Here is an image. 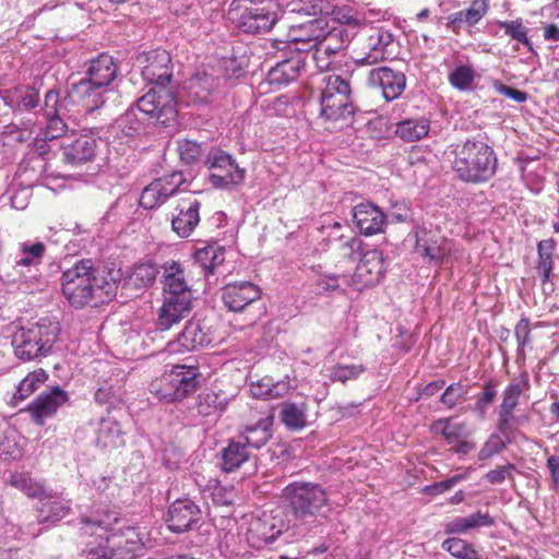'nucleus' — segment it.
Returning a JSON list of instances; mask_svg holds the SVG:
<instances>
[{
  "label": "nucleus",
  "mask_w": 559,
  "mask_h": 559,
  "mask_svg": "<svg viewBox=\"0 0 559 559\" xmlns=\"http://www.w3.org/2000/svg\"><path fill=\"white\" fill-rule=\"evenodd\" d=\"M46 246L43 242L24 241L19 245V254L14 262V269L37 267L45 255Z\"/></svg>",
  "instance_id": "ea45409f"
},
{
  "label": "nucleus",
  "mask_w": 559,
  "mask_h": 559,
  "mask_svg": "<svg viewBox=\"0 0 559 559\" xmlns=\"http://www.w3.org/2000/svg\"><path fill=\"white\" fill-rule=\"evenodd\" d=\"M278 534H281V530H275L273 524L258 519L250 524L248 540L253 547L262 548L272 544Z\"/></svg>",
  "instance_id": "79ce46f5"
},
{
  "label": "nucleus",
  "mask_w": 559,
  "mask_h": 559,
  "mask_svg": "<svg viewBox=\"0 0 559 559\" xmlns=\"http://www.w3.org/2000/svg\"><path fill=\"white\" fill-rule=\"evenodd\" d=\"M514 335L520 348H523L531 342V324L530 319L521 318L514 329Z\"/></svg>",
  "instance_id": "774afa93"
},
{
  "label": "nucleus",
  "mask_w": 559,
  "mask_h": 559,
  "mask_svg": "<svg viewBox=\"0 0 559 559\" xmlns=\"http://www.w3.org/2000/svg\"><path fill=\"white\" fill-rule=\"evenodd\" d=\"M365 371L364 365H336L331 369L330 379L345 383L348 380L357 379Z\"/></svg>",
  "instance_id": "6e6d98bb"
},
{
  "label": "nucleus",
  "mask_w": 559,
  "mask_h": 559,
  "mask_svg": "<svg viewBox=\"0 0 559 559\" xmlns=\"http://www.w3.org/2000/svg\"><path fill=\"white\" fill-rule=\"evenodd\" d=\"M307 405L285 402L282 404L281 420L290 430H300L307 425Z\"/></svg>",
  "instance_id": "37998d69"
},
{
  "label": "nucleus",
  "mask_w": 559,
  "mask_h": 559,
  "mask_svg": "<svg viewBox=\"0 0 559 559\" xmlns=\"http://www.w3.org/2000/svg\"><path fill=\"white\" fill-rule=\"evenodd\" d=\"M206 163L211 169L209 181L215 188L228 189L240 185L245 179V170L224 152L211 153Z\"/></svg>",
  "instance_id": "9b49d317"
},
{
  "label": "nucleus",
  "mask_w": 559,
  "mask_h": 559,
  "mask_svg": "<svg viewBox=\"0 0 559 559\" xmlns=\"http://www.w3.org/2000/svg\"><path fill=\"white\" fill-rule=\"evenodd\" d=\"M192 309V299L180 297H164L163 305L157 311L156 326L167 331L178 324Z\"/></svg>",
  "instance_id": "bb28decb"
},
{
  "label": "nucleus",
  "mask_w": 559,
  "mask_h": 559,
  "mask_svg": "<svg viewBox=\"0 0 559 559\" xmlns=\"http://www.w3.org/2000/svg\"><path fill=\"white\" fill-rule=\"evenodd\" d=\"M528 388V378L526 373L511 381L502 393V402L499 406L497 427L501 433H506L513 419V412L519 404L523 391Z\"/></svg>",
  "instance_id": "6ab92c4d"
},
{
  "label": "nucleus",
  "mask_w": 559,
  "mask_h": 559,
  "mask_svg": "<svg viewBox=\"0 0 559 559\" xmlns=\"http://www.w3.org/2000/svg\"><path fill=\"white\" fill-rule=\"evenodd\" d=\"M430 120L425 117L407 118L395 124L394 133L404 142H416L428 135Z\"/></svg>",
  "instance_id": "e433bc0d"
},
{
  "label": "nucleus",
  "mask_w": 559,
  "mask_h": 559,
  "mask_svg": "<svg viewBox=\"0 0 559 559\" xmlns=\"http://www.w3.org/2000/svg\"><path fill=\"white\" fill-rule=\"evenodd\" d=\"M555 247L556 242L551 238L542 240L537 245V270L538 273L542 275L544 283L549 281L552 272V255Z\"/></svg>",
  "instance_id": "de8ad7c7"
},
{
  "label": "nucleus",
  "mask_w": 559,
  "mask_h": 559,
  "mask_svg": "<svg viewBox=\"0 0 559 559\" xmlns=\"http://www.w3.org/2000/svg\"><path fill=\"white\" fill-rule=\"evenodd\" d=\"M48 379V374L44 369H37L29 372L17 385L13 394V403L17 404L26 400L35 391H37Z\"/></svg>",
  "instance_id": "c03bdc74"
},
{
  "label": "nucleus",
  "mask_w": 559,
  "mask_h": 559,
  "mask_svg": "<svg viewBox=\"0 0 559 559\" xmlns=\"http://www.w3.org/2000/svg\"><path fill=\"white\" fill-rule=\"evenodd\" d=\"M117 73L118 67L114 58L107 53H100L91 60L84 79L99 86L109 87L117 78Z\"/></svg>",
  "instance_id": "2f4dec72"
},
{
  "label": "nucleus",
  "mask_w": 559,
  "mask_h": 559,
  "mask_svg": "<svg viewBox=\"0 0 559 559\" xmlns=\"http://www.w3.org/2000/svg\"><path fill=\"white\" fill-rule=\"evenodd\" d=\"M452 169L467 183H484L495 177L498 157L495 150L481 140L468 139L454 147Z\"/></svg>",
  "instance_id": "f03ea898"
},
{
  "label": "nucleus",
  "mask_w": 559,
  "mask_h": 559,
  "mask_svg": "<svg viewBox=\"0 0 559 559\" xmlns=\"http://www.w3.org/2000/svg\"><path fill=\"white\" fill-rule=\"evenodd\" d=\"M248 460L247 444L242 441L231 440L222 451V468L226 473L235 472Z\"/></svg>",
  "instance_id": "a19ab883"
},
{
  "label": "nucleus",
  "mask_w": 559,
  "mask_h": 559,
  "mask_svg": "<svg viewBox=\"0 0 559 559\" xmlns=\"http://www.w3.org/2000/svg\"><path fill=\"white\" fill-rule=\"evenodd\" d=\"M8 484L22 491L31 499H41L44 495H46V489L44 484L32 477V475L27 472H14L10 475L8 479Z\"/></svg>",
  "instance_id": "4c0bfd02"
},
{
  "label": "nucleus",
  "mask_w": 559,
  "mask_h": 559,
  "mask_svg": "<svg viewBox=\"0 0 559 559\" xmlns=\"http://www.w3.org/2000/svg\"><path fill=\"white\" fill-rule=\"evenodd\" d=\"M442 548L457 559H483L474 546L462 538H447L442 543Z\"/></svg>",
  "instance_id": "8fccbe9b"
},
{
  "label": "nucleus",
  "mask_w": 559,
  "mask_h": 559,
  "mask_svg": "<svg viewBox=\"0 0 559 559\" xmlns=\"http://www.w3.org/2000/svg\"><path fill=\"white\" fill-rule=\"evenodd\" d=\"M416 252L430 262L442 263L448 261L453 252V242L439 229L418 228L415 233Z\"/></svg>",
  "instance_id": "9d476101"
},
{
  "label": "nucleus",
  "mask_w": 559,
  "mask_h": 559,
  "mask_svg": "<svg viewBox=\"0 0 559 559\" xmlns=\"http://www.w3.org/2000/svg\"><path fill=\"white\" fill-rule=\"evenodd\" d=\"M467 393L465 385L453 383L449 385L441 395V402L448 407L453 408L457 403L464 400Z\"/></svg>",
  "instance_id": "680f3d73"
},
{
  "label": "nucleus",
  "mask_w": 559,
  "mask_h": 559,
  "mask_svg": "<svg viewBox=\"0 0 559 559\" xmlns=\"http://www.w3.org/2000/svg\"><path fill=\"white\" fill-rule=\"evenodd\" d=\"M283 15L277 0H260L246 8L237 22L238 27L248 34L270 32Z\"/></svg>",
  "instance_id": "6e6552de"
},
{
  "label": "nucleus",
  "mask_w": 559,
  "mask_h": 559,
  "mask_svg": "<svg viewBox=\"0 0 559 559\" xmlns=\"http://www.w3.org/2000/svg\"><path fill=\"white\" fill-rule=\"evenodd\" d=\"M495 520L489 513L475 512L467 516H456L444 525L447 534H466L471 530L478 527H490Z\"/></svg>",
  "instance_id": "c9c22d12"
},
{
  "label": "nucleus",
  "mask_w": 559,
  "mask_h": 559,
  "mask_svg": "<svg viewBox=\"0 0 559 559\" xmlns=\"http://www.w3.org/2000/svg\"><path fill=\"white\" fill-rule=\"evenodd\" d=\"M490 0H472L469 7L447 17V27L459 34L463 27H473L488 13Z\"/></svg>",
  "instance_id": "c756f323"
},
{
  "label": "nucleus",
  "mask_w": 559,
  "mask_h": 559,
  "mask_svg": "<svg viewBox=\"0 0 559 559\" xmlns=\"http://www.w3.org/2000/svg\"><path fill=\"white\" fill-rule=\"evenodd\" d=\"M261 288L251 282H235L222 289L224 305L230 311H241L261 298Z\"/></svg>",
  "instance_id": "412c9836"
},
{
  "label": "nucleus",
  "mask_w": 559,
  "mask_h": 559,
  "mask_svg": "<svg viewBox=\"0 0 559 559\" xmlns=\"http://www.w3.org/2000/svg\"><path fill=\"white\" fill-rule=\"evenodd\" d=\"M295 519L300 523L313 522L319 511L328 504L326 491L318 484L292 483L284 489Z\"/></svg>",
  "instance_id": "423d86ee"
},
{
  "label": "nucleus",
  "mask_w": 559,
  "mask_h": 559,
  "mask_svg": "<svg viewBox=\"0 0 559 559\" xmlns=\"http://www.w3.org/2000/svg\"><path fill=\"white\" fill-rule=\"evenodd\" d=\"M40 504L37 508V524H24L22 530L25 534L37 537L41 530L36 526L44 523H57L66 518L71 511V502L58 499L52 492L46 491V495L39 499Z\"/></svg>",
  "instance_id": "4468645a"
},
{
  "label": "nucleus",
  "mask_w": 559,
  "mask_h": 559,
  "mask_svg": "<svg viewBox=\"0 0 559 559\" xmlns=\"http://www.w3.org/2000/svg\"><path fill=\"white\" fill-rule=\"evenodd\" d=\"M201 203L193 197L180 200L171 217V229L180 238H188L200 223Z\"/></svg>",
  "instance_id": "4be33fe9"
},
{
  "label": "nucleus",
  "mask_w": 559,
  "mask_h": 559,
  "mask_svg": "<svg viewBox=\"0 0 559 559\" xmlns=\"http://www.w3.org/2000/svg\"><path fill=\"white\" fill-rule=\"evenodd\" d=\"M177 144L180 159L186 164H193L198 162L202 156V147L195 141L185 139L179 140Z\"/></svg>",
  "instance_id": "4d7b16f0"
},
{
  "label": "nucleus",
  "mask_w": 559,
  "mask_h": 559,
  "mask_svg": "<svg viewBox=\"0 0 559 559\" xmlns=\"http://www.w3.org/2000/svg\"><path fill=\"white\" fill-rule=\"evenodd\" d=\"M111 92L110 87L99 86L82 79L73 85L72 96L81 104L85 112H93L105 105L107 96Z\"/></svg>",
  "instance_id": "cd10ccee"
},
{
  "label": "nucleus",
  "mask_w": 559,
  "mask_h": 559,
  "mask_svg": "<svg viewBox=\"0 0 559 559\" xmlns=\"http://www.w3.org/2000/svg\"><path fill=\"white\" fill-rule=\"evenodd\" d=\"M322 20H310L306 23L290 26L286 35V47L289 50L299 52L312 50V44L322 34Z\"/></svg>",
  "instance_id": "393cba45"
},
{
  "label": "nucleus",
  "mask_w": 559,
  "mask_h": 559,
  "mask_svg": "<svg viewBox=\"0 0 559 559\" xmlns=\"http://www.w3.org/2000/svg\"><path fill=\"white\" fill-rule=\"evenodd\" d=\"M59 332V323L47 319L19 328L12 335L14 355L24 361L47 356L57 342Z\"/></svg>",
  "instance_id": "20e7f679"
},
{
  "label": "nucleus",
  "mask_w": 559,
  "mask_h": 559,
  "mask_svg": "<svg viewBox=\"0 0 559 559\" xmlns=\"http://www.w3.org/2000/svg\"><path fill=\"white\" fill-rule=\"evenodd\" d=\"M385 273L383 254L379 250H369L360 258L352 284L357 290L377 285Z\"/></svg>",
  "instance_id": "dca6fc26"
},
{
  "label": "nucleus",
  "mask_w": 559,
  "mask_h": 559,
  "mask_svg": "<svg viewBox=\"0 0 559 559\" xmlns=\"http://www.w3.org/2000/svg\"><path fill=\"white\" fill-rule=\"evenodd\" d=\"M431 430L435 433H440L449 444L461 441L463 438H468L471 435L467 425L463 421H456L452 418H442L436 420Z\"/></svg>",
  "instance_id": "58836bf2"
},
{
  "label": "nucleus",
  "mask_w": 559,
  "mask_h": 559,
  "mask_svg": "<svg viewBox=\"0 0 559 559\" xmlns=\"http://www.w3.org/2000/svg\"><path fill=\"white\" fill-rule=\"evenodd\" d=\"M506 448V442L499 433H491L478 452L479 461H487L499 454Z\"/></svg>",
  "instance_id": "bf43d9fd"
},
{
  "label": "nucleus",
  "mask_w": 559,
  "mask_h": 559,
  "mask_svg": "<svg viewBox=\"0 0 559 559\" xmlns=\"http://www.w3.org/2000/svg\"><path fill=\"white\" fill-rule=\"evenodd\" d=\"M306 57L310 58L319 71H329L334 64V56L331 52H322L320 47H312V50L306 52Z\"/></svg>",
  "instance_id": "e2e57ef3"
},
{
  "label": "nucleus",
  "mask_w": 559,
  "mask_h": 559,
  "mask_svg": "<svg viewBox=\"0 0 559 559\" xmlns=\"http://www.w3.org/2000/svg\"><path fill=\"white\" fill-rule=\"evenodd\" d=\"M183 182V175L177 171L153 180L142 190L140 205L146 210L160 206L178 191Z\"/></svg>",
  "instance_id": "f8f14e48"
},
{
  "label": "nucleus",
  "mask_w": 559,
  "mask_h": 559,
  "mask_svg": "<svg viewBox=\"0 0 559 559\" xmlns=\"http://www.w3.org/2000/svg\"><path fill=\"white\" fill-rule=\"evenodd\" d=\"M162 283L164 297H180L192 299V293L189 288L185 270L179 262L167 261L162 265Z\"/></svg>",
  "instance_id": "c85d7f7f"
},
{
  "label": "nucleus",
  "mask_w": 559,
  "mask_h": 559,
  "mask_svg": "<svg viewBox=\"0 0 559 559\" xmlns=\"http://www.w3.org/2000/svg\"><path fill=\"white\" fill-rule=\"evenodd\" d=\"M136 108L148 120L162 126H170L177 118V102L174 93L165 86L152 87L136 102Z\"/></svg>",
  "instance_id": "0eeeda50"
},
{
  "label": "nucleus",
  "mask_w": 559,
  "mask_h": 559,
  "mask_svg": "<svg viewBox=\"0 0 559 559\" xmlns=\"http://www.w3.org/2000/svg\"><path fill=\"white\" fill-rule=\"evenodd\" d=\"M138 62L142 66L143 79L157 86H165L169 83L171 72L170 55L164 49H155L138 57Z\"/></svg>",
  "instance_id": "2eb2a0df"
},
{
  "label": "nucleus",
  "mask_w": 559,
  "mask_h": 559,
  "mask_svg": "<svg viewBox=\"0 0 559 559\" xmlns=\"http://www.w3.org/2000/svg\"><path fill=\"white\" fill-rule=\"evenodd\" d=\"M115 282L98 276L91 260H81L62 274V293L75 308L92 301L103 304L115 295Z\"/></svg>",
  "instance_id": "f257e3e1"
},
{
  "label": "nucleus",
  "mask_w": 559,
  "mask_h": 559,
  "mask_svg": "<svg viewBox=\"0 0 559 559\" xmlns=\"http://www.w3.org/2000/svg\"><path fill=\"white\" fill-rule=\"evenodd\" d=\"M210 81L209 76L204 74L201 76L200 74H197L194 78L190 81V88L194 91V94L201 102H206L209 98L210 93Z\"/></svg>",
  "instance_id": "0e129e2a"
},
{
  "label": "nucleus",
  "mask_w": 559,
  "mask_h": 559,
  "mask_svg": "<svg viewBox=\"0 0 559 559\" xmlns=\"http://www.w3.org/2000/svg\"><path fill=\"white\" fill-rule=\"evenodd\" d=\"M496 92H498L500 95H503L508 98H511L512 100L521 104L525 103L528 98L527 93L513 88L511 86L504 85L500 81L496 80L492 84Z\"/></svg>",
  "instance_id": "338daca9"
},
{
  "label": "nucleus",
  "mask_w": 559,
  "mask_h": 559,
  "mask_svg": "<svg viewBox=\"0 0 559 559\" xmlns=\"http://www.w3.org/2000/svg\"><path fill=\"white\" fill-rule=\"evenodd\" d=\"M304 67L305 61L299 55L284 59L270 69L267 82L275 88L286 86L299 76Z\"/></svg>",
  "instance_id": "7c9ffc66"
},
{
  "label": "nucleus",
  "mask_w": 559,
  "mask_h": 559,
  "mask_svg": "<svg viewBox=\"0 0 559 559\" xmlns=\"http://www.w3.org/2000/svg\"><path fill=\"white\" fill-rule=\"evenodd\" d=\"M393 35L383 29H374L367 38L362 52L354 58L358 66H372L392 57Z\"/></svg>",
  "instance_id": "f3484780"
},
{
  "label": "nucleus",
  "mask_w": 559,
  "mask_h": 559,
  "mask_svg": "<svg viewBox=\"0 0 559 559\" xmlns=\"http://www.w3.org/2000/svg\"><path fill=\"white\" fill-rule=\"evenodd\" d=\"M174 388L170 373L166 371L150 383L148 390L159 401L171 403L176 402Z\"/></svg>",
  "instance_id": "864d4df0"
},
{
  "label": "nucleus",
  "mask_w": 559,
  "mask_h": 559,
  "mask_svg": "<svg viewBox=\"0 0 559 559\" xmlns=\"http://www.w3.org/2000/svg\"><path fill=\"white\" fill-rule=\"evenodd\" d=\"M368 82L372 87L380 88L386 100L396 99L406 87L404 73L388 67L372 69L369 72Z\"/></svg>",
  "instance_id": "aec40b11"
},
{
  "label": "nucleus",
  "mask_w": 559,
  "mask_h": 559,
  "mask_svg": "<svg viewBox=\"0 0 559 559\" xmlns=\"http://www.w3.org/2000/svg\"><path fill=\"white\" fill-rule=\"evenodd\" d=\"M273 423V415L263 416L257 423L246 425L240 437L247 445L260 449L271 439Z\"/></svg>",
  "instance_id": "72a5a7b5"
},
{
  "label": "nucleus",
  "mask_w": 559,
  "mask_h": 559,
  "mask_svg": "<svg viewBox=\"0 0 559 559\" xmlns=\"http://www.w3.org/2000/svg\"><path fill=\"white\" fill-rule=\"evenodd\" d=\"M226 405V396L214 391H207L199 395L197 409L200 415L210 416L223 412Z\"/></svg>",
  "instance_id": "49530a36"
},
{
  "label": "nucleus",
  "mask_w": 559,
  "mask_h": 559,
  "mask_svg": "<svg viewBox=\"0 0 559 559\" xmlns=\"http://www.w3.org/2000/svg\"><path fill=\"white\" fill-rule=\"evenodd\" d=\"M96 445L104 450L120 448L124 444L119 423L112 418H103L96 429Z\"/></svg>",
  "instance_id": "f704fd0d"
},
{
  "label": "nucleus",
  "mask_w": 559,
  "mask_h": 559,
  "mask_svg": "<svg viewBox=\"0 0 559 559\" xmlns=\"http://www.w3.org/2000/svg\"><path fill=\"white\" fill-rule=\"evenodd\" d=\"M157 274V265L152 261H144L134 265L130 280L138 287H146L155 281Z\"/></svg>",
  "instance_id": "603ef678"
},
{
  "label": "nucleus",
  "mask_w": 559,
  "mask_h": 559,
  "mask_svg": "<svg viewBox=\"0 0 559 559\" xmlns=\"http://www.w3.org/2000/svg\"><path fill=\"white\" fill-rule=\"evenodd\" d=\"M45 158L36 153L31 154L20 164L17 175L27 187L16 189L11 186L7 190L4 197L13 209L24 210L27 207L31 198L29 187L38 180L40 174L45 170Z\"/></svg>",
  "instance_id": "1a4fd4ad"
},
{
  "label": "nucleus",
  "mask_w": 559,
  "mask_h": 559,
  "mask_svg": "<svg viewBox=\"0 0 559 559\" xmlns=\"http://www.w3.org/2000/svg\"><path fill=\"white\" fill-rule=\"evenodd\" d=\"M200 514V508L192 500L177 499L168 508L166 523L171 532L183 533L192 527Z\"/></svg>",
  "instance_id": "b1692460"
},
{
  "label": "nucleus",
  "mask_w": 559,
  "mask_h": 559,
  "mask_svg": "<svg viewBox=\"0 0 559 559\" xmlns=\"http://www.w3.org/2000/svg\"><path fill=\"white\" fill-rule=\"evenodd\" d=\"M195 262L207 273H213L225 260L223 248L217 245H209L194 252Z\"/></svg>",
  "instance_id": "a18cd8bd"
},
{
  "label": "nucleus",
  "mask_w": 559,
  "mask_h": 559,
  "mask_svg": "<svg viewBox=\"0 0 559 559\" xmlns=\"http://www.w3.org/2000/svg\"><path fill=\"white\" fill-rule=\"evenodd\" d=\"M96 146L97 141L92 135L68 136L61 145L63 160L72 166L91 162L95 157Z\"/></svg>",
  "instance_id": "5701e85b"
},
{
  "label": "nucleus",
  "mask_w": 559,
  "mask_h": 559,
  "mask_svg": "<svg viewBox=\"0 0 559 559\" xmlns=\"http://www.w3.org/2000/svg\"><path fill=\"white\" fill-rule=\"evenodd\" d=\"M354 114L349 79L336 73H329L322 79L320 97V118L336 122Z\"/></svg>",
  "instance_id": "39448f33"
},
{
  "label": "nucleus",
  "mask_w": 559,
  "mask_h": 559,
  "mask_svg": "<svg viewBox=\"0 0 559 559\" xmlns=\"http://www.w3.org/2000/svg\"><path fill=\"white\" fill-rule=\"evenodd\" d=\"M68 401V392L57 385L41 392L27 405L26 412L36 425L43 426L45 420L52 417Z\"/></svg>",
  "instance_id": "a211bd4d"
},
{
  "label": "nucleus",
  "mask_w": 559,
  "mask_h": 559,
  "mask_svg": "<svg viewBox=\"0 0 559 559\" xmlns=\"http://www.w3.org/2000/svg\"><path fill=\"white\" fill-rule=\"evenodd\" d=\"M353 218L358 230L366 236L382 233L386 223L385 214L371 202L357 204L353 209Z\"/></svg>",
  "instance_id": "a878e982"
},
{
  "label": "nucleus",
  "mask_w": 559,
  "mask_h": 559,
  "mask_svg": "<svg viewBox=\"0 0 559 559\" xmlns=\"http://www.w3.org/2000/svg\"><path fill=\"white\" fill-rule=\"evenodd\" d=\"M476 73L472 66H457L449 73L450 84L459 91H469L473 86Z\"/></svg>",
  "instance_id": "5fc2aeb1"
},
{
  "label": "nucleus",
  "mask_w": 559,
  "mask_h": 559,
  "mask_svg": "<svg viewBox=\"0 0 559 559\" xmlns=\"http://www.w3.org/2000/svg\"><path fill=\"white\" fill-rule=\"evenodd\" d=\"M47 122L45 130L43 131V140H53L60 138L64 131H66V123L60 117V114L58 115H47Z\"/></svg>",
  "instance_id": "052dcab7"
},
{
  "label": "nucleus",
  "mask_w": 559,
  "mask_h": 559,
  "mask_svg": "<svg viewBox=\"0 0 559 559\" xmlns=\"http://www.w3.org/2000/svg\"><path fill=\"white\" fill-rule=\"evenodd\" d=\"M95 400L99 404L116 407L123 400V392L120 386L103 385L95 392Z\"/></svg>",
  "instance_id": "13d9d810"
},
{
  "label": "nucleus",
  "mask_w": 559,
  "mask_h": 559,
  "mask_svg": "<svg viewBox=\"0 0 559 559\" xmlns=\"http://www.w3.org/2000/svg\"><path fill=\"white\" fill-rule=\"evenodd\" d=\"M497 25L502 28L511 39L524 45L528 50H533V44L528 38V28L524 25L522 19L512 21H497Z\"/></svg>",
  "instance_id": "3c124183"
},
{
  "label": "nucleus",
  "mask_w": 559,
  "mask_h": 559,
  "mask_svg": "<svg viewBox=\"0 0 559 559\" xmlns=\"http://www.w3.org/2000/svg\"><path fill=\"white\" fill-rule=\"evenodd\" d=\"M169 373L173 386H175L176 402L183 400L197 390L200 376L197 367L177 365L169 370Z\"/></svg>",
  "instance_id": "473e14b6"
},
{
  "label": "nucleus",
  "mask_w": 559,
  "mask_h": 559,
  "mask_svg": "<svg viewBox=\"0 0 559 559\" xmlns=\"http://www.w3.org/2000/svg\"><path fill=\"white\" fill-rule=\"evenodd\" d=\"M215 343L211 330L200 321H188L178 337L167 344V350L171 354L195 350Z\"/></svg>",
  "instance_id": "ddd939ff"
},
{
  "label": "nucleus",
  "mask_w": 559,
  "mask_h": 559,
  "mask_svg": "<svg viewBox=\"0 0 559 559\" xmlns=\"http://www.w3.org/2000/svg\"><path fill=\"white\" fill-rule=\"evenodd\" d=\"M312 47H320L322 52H331L336 56L344 47V38L341 29H325V24L322 22V34L318 40L312 44Z\"/></svg>",
  "instance_id": "09e8293b"
},
{
  "label": "nucleus",
  "mask_w": 559,
  "mask_h": 559,
  "mask_svg": "<svg viewBox=\"0 0 559 559\" xmlns=\"http://www.w3.org/2000/svg\"><path fill=\"white\" fill-rule=\"evenodd\" d=\"M82 522L85 524V534H97L100 538L106 534V544L117 559H133L144 546L143 534L139 527L126 524L114 527L120 523L115 512L105 511L103 515L93 519L83 518Z\"/></svg>",
  "instance_id": "7ed1b4c3"
},
{
  "label": "nucleus",
  "mask_w": 559,
  "mask_h": 559,
  "mask_svg": "<svg viewBox=\"0 0 559 559\" xmlns=\"http://www.w3.org/2000/svg\"><path fill=\"white\" fill-rule=\"evenodd\" d=\"M515 466L511 463H508L502 466H498L495 469L489 471L485 478L489 484L498 485L502 484L506 479L511 477L512 471Z\"/></svg>",
  "instance_id": "69168bd1"
}]
</instances>
